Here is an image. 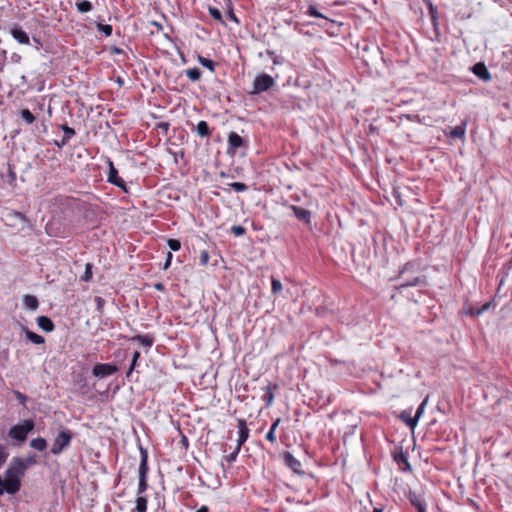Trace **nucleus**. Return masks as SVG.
<instances>
[{
  "instance_id": "46",
  "label": "nucleus",
  "mask_w": 512,
  "mask_h": 512,
  "mask_svg": "<svg viewBox=\"0 0 512 512\" xmlns=\"http://www.w3.org/2000/svg\"><path fill=\"white\" fill-rule=\"evenodd\" d=\"M276 431L272 430V429H269L268 432L266 433L265 435V439L267 441H269L271 444H276L277 442V439H276V434H275Z\"/></svg>"
},
{
  "instance_id": "11",
  "label": "nucleus",
  "mask_w": 512,
  "mask_h": 512,
  "mask_svg": "<svg viewBox=\"0 0 512 512\" xmlns=\"http://www.w3.org/2000/svg\"><path fill=\"white\" fill-rule=\"evenodd\" d=\"M238 426V440L237 446L242 447V445L247 441L249 437V428L247 427V423L245 419L237 420Z\"/></svg>"
},
{
  "instance_id": "54",
  "label": "nucleus",
  "mask_w": 512,
  "mask_h": 512,
  "mask_svg": "<svg viewBox=\"0 0 512 512\" xmlns=\"http://www.w3.org/2000/svg\"><path fill=\"white\" fill-rule=\"evenodd\" d=\"M154 288L158 291H164L165 290V287H164V284L163 283H156L154 285Z\"/></svg>"
},
{
  "instance_id": "13",
  "label": "nucleus",
  "mask_w": 512,
  "mask_h": 512,
  "mask_svg": "<svg viewBox=\"0 0 512 512\" xmlns=\"http://www.w3.org/2000/svg\"><path fill=\"white\" fill-rule=\"evenodd\" d=\"M290 209L298 220L304 221L306 224L311 223V212L309 210L296 205H291Z\"/></svg>"
},
{
  "instance_id": "44",
  "label": "nucleus",
  "mask_w": 512,
  "mask_h": 512,
  "mask_svg": "<svg viewBox=\"0 0 512 512\" xmlns=\"http://www.w3.org/2000/svg\"><path fill=\"white\" fill-rule=\"evenodd\" d=\"M199 258H200V261H199L200 265L201 266H206L208 264V262H209L210 256H209V253L206 250H202L200 252V257Z\"/></svg>"
},
{
  "instance_id": "58",
  "label": "nucleus",
  "mask_w": 512,
  "mask_h": 512,
  "mask_svg": "<svg viewBox=\"0 0 512 512\" xmlns=\"http://www.w3.org/2000/svg\"><path fill=\"white\" fill-rule=\"evenodd\" d=\"M373 512H383L382 507H374Z\"/></svg>"
},
{
  "instance_id": "49",
  "label": "nucleus",
  "mask_w": 512,
  "mask_h": 512,
  "mask_svg": "<svg viewBox=\"0 0 512 512\" xmlns=\"http://www.w3.org/2000/svg\"><path fill=\"white\" fill-rule=\"evenodd\" d=\"M16 398L19 400V402L21 404H25L26 400H27V397L26 395H24L23 393H21L20 391H15L14 392Z\"/></svg>"
},
{
  "instance_id": "32",
  "label": "nucleus",
  "mask_w": 512,
  "mask_h": 512,
  "mask_svg": "<svg viewBox=\"0 0 512 512\" xmlns=\"http://www.w3.org/2000/svg\"><path fill=\"white\" fill-rule=\"evenodd\" d=\"M26 337L34 344H43L45 339L43 336L38 335L28 329H25Z\"/></svg>"
},
{
  "instance_id": "60",
  "label": "nucleus",
  "mask_w": 512,
  "mask_h": 512,
  "mask_svg": "<svg viewBox=\"0 0 512 512\" xmlns=\"http://www.w3.org/2000/svg\"><path fill=\"white\" fill-rule=\"evenodd\" d=\"M17 216H19V217H20V218H22V219L24 218L23 214H22V213H20V212H18V213H17Z\"/></svg>"
},
{
  "instance_id": "34",
  "label": "nucleus",
  "mask_w": 512,
  "mask_h": 512,
  "mask_svg": "<svg viewBox=\"0 0 512 512\" xmlns=\"http://www.w3.org/2000/svg\"><path fill=\"white\" fill-rule=\"evenodd\" d=\"M21 117L28 124H32L35 121V116L29 109L21 110Z\"/></svg>"
},
{
  "instance_id": "16",
  "label": "nucleus",
  "mask_w": 512,
  "mask_h": 512,
  "mask_svg": "<svg viewBox=\"0 0 512 512\" xmlns=\"http://www.w3.org/2000/svg\"><path fill=\"white\" fill-rule=\"evenodd\" d=\"M11 35L20 44L28 45L30 43L28 34L21 27L16 26L12 28Z\"/></svg>"
},
{
  "instance_id": "40",
  "label": "nucleus",
  "mask_w": 512,
  "mask_h": 512,
  "mask_svg": "<svg viewBox=\"0 0 512 512\" xmlns=\"http://www.w3.org/2000/svg\"><path fill=\"white\" fill-rule=\"evenodd\" d=\"M97 29H98L100 32L104 33V35H105V36H107V37H108V36H111L112 31H113L112 26H111V25H109V24H100V23H99V24L97 25Z\"/></svg>"
},
{
  "instance_id": "22",
  "label": "nucleus",
  "mask_w": 512,
  "mask_h": 512,
  "mask_svg": "<svg viewBox=\"0 0 512 512\" xmlns=\"http://www.w3.org/2000/svg\"><path fill=\"white\" fill-rule=\"evenodd\" d=\"M196 133L201 137H209L211 135V130L206 121L201 120L195 127Z\"/></svg>"
},
{
  "instance_id": "53",
  "label": "nucleus",
  "mask_w": 512,
  "mask_h": 512,
  "mask_svg": "<svg viewBox=\"0 0 512 512\" xmlns=\"http://www.w3.org/2000/svg\"><path fill=\"white\" fill-rule=\"evenodd\" d=\"M399 461H403V462L406 464L407 468H408V469H410V464H409V462H408V460H407L406 456H404V455H402V454H401V455L399 456Z\"/></svg>"
},
{
  "instance_id": "20",
  "label": "nucleus",
  "mask_w": 512,
  "mask_h": 512,
  "mask_svg": "<svg viewBox=\"0 0 512 512\" xmlns=\"http://www.w3.org/2000/svg\"><path fill=\"white\" fill-rule=\"evenodd\" d=\"M61 129H62V131L64 132V135H63V138H62L61 142H60V143H59V142H57V145H58L59 147H62V146H64V145H66V144L70 141V139H71L73 136H75V134H76L75 130H74L73 128L69 127V126H68V125H66V124H63V125L61 126Z\"/></svg>"
},
{
  "instance_id": "7",
  "label": "nucleus",
  "mask_w": 512,
  "mask_h": 512,
  "mask_svg": "<svg viewBox=\"0 0 512 512\" xmlns=\"http://www.w3.org/2000/svg\"><path fill=\"white\" fill-rule=\"evenodd\" d=\"M275 84V81L272 76L268 74H260L256 76L253 82V93L259 94L262 92H265L269 90L271 87H273Z\"/></svg>"
},
{
  "instance_id": "57",
  "label": "nucleus",
  "mask_w": 512,
  "mask_h": 512,
  "mask_svg": "<svg viewBox=\"0 0 512 512\" xmlns=\"http://www.w3.org/2000/svg\"><path fill=\"white\" fill-rule=\"evenodd\" d=\"M121 52H122V50L120 48H117V47L113 48V53L120 54Z\"/></svg>"
},
{
  "instance_id": "28",
  "label": "nucleus",
  "mask_w": 512,
  "mask_h": 512,
  "mask_svg": "<svg viewBox=\"0 0 512 512\" xmlns=\"http://www.w3.org/2000/svg\"><path fill=\"white\" fill-rule=\"evenodd\" d=\"M23 303L27 308L31 310H36L39 306L38 299L33 295H25L23 298Z\"/></svg>"
},
{
  "instance_id": "27",
  "label": "nucleus",
  "mask_w": 512,
  "mask_h": 512,
  "mask_svg": "<svg viewBox=\"0 0 512 512\" xmlns=\"http://www.w3.org/2000/svg\"><path fill=\"white\" fill-rule=\"evenodd\" d=\"M30 446L38 451H44L47 447V441L43 437L34 438L30 441Z\"/></svg>"
},
{
  "instance_id": "5",
  "label": "nucleus",
  "mask_w": 512,
  "mask_h": 512,
  "mask_svg": "<svg viewBox=\"0 0 512 512\" xmlns=\"http://www.w3.org/2000/svg\"><path fill=\"white\" fill-rule=\"evenodd\" d=\"M73 433L69 429L61 430L53 440L50 452L53 455H60L67 449L73 439Z\"/></svg>"
},
{
  "instance_id": "6",
  "label": "nucleus",
  "mask_w": 512,
  "mask_h": 512,
  "mask_svg": "<svg viewBox=\"0 0 512 512\" xmlns=\"http://www.w3.org/2000/svg\"><path fill=\"white\" fill-rule=\"evenodd\" d=\"M105 162L108 166L107 182L118 187L124 193H128V187L126 182L118 175V170L114 166L113 161L109 158H105Z\"/></svg>"
},
{
  "instance_id": "15",
  "label": "nucleus",
  "mask_w": 512,
  "mask_h": 512,
  "mask_svg": "<svg viewBox=\"0 0 512 512\" xmlns=\"http://www.w3.org/2000/svg\"><path fill=\"white\" fill-rule=\"evenodd\" d=\"M472 72L477 76L479 77L480 79L482 80H485V81H488L491 79V74L490 72L488 71L487 67L485 66L484 63L482 62H479V63H476L473 67H472Z\"/></svg>"
},
{
  "instance_id": "51",
  "label": "nucleus",
  "mask_w": 512,
  "mask_h": 512,
  "mask_svg": "<svg viewBox=\"0 0 512 512\" xmlns=\"http://www.w3.org/2000/svg\"><path fill=\"white\" fill-rule=\"evenodd\" d=\"M181 444L185 447V449H187L189 446L188 438L185 435H182Z\"/></svg>"
},
{
  "instance_id": "4",
  "label": "nucleus",
  "mask_w": 512,
  "mask_h": 512,
  "mask_svg": "<svg viewBox=\"0 0 512 512\" xmlns=\"http://www.w3.org/2000/svg\"><path fill=\"white\" fill-rule=\"evenodd\" d=\"M34 427L35 424L32 419H25L22 423L12 426L8 432V436L18 442H24Z\"/></svg>"
},
{
  "instance_id": "55",
  "label": "nucleus",
  "mask_w": 512,
  "mask_h": 512,
  "mask_svg": "<svg viewBox=\"0 0 512 512\" xmlns=\"http://www.w3.org/2000/svg\"><path fill=\"white\" fill-rule=\"evenodd\" d=\"M195 512H209V507L203 505L199 509H197Z\"/></svg>"
},
{
  "instance_id": "21",
  "label": "nucleus",
  "mask_w": 512,
  "mask_h": 512,
  "mask_svg": "<svg viewBox=\"0 0 512 512\" xmlns=\"http://www.w3.org/2000/svg\"><path fill=\"white\" fill-rule=\"evenodd\" d=\"M425 405H426V400L423 401L419 407L417 408V411L415 413V416L412 417V418H409V420H407V425L413 430L417 424H418V421L420 419V417L422 416L423 412H424V409H425Z\"/></svg>"
},
{
  "instance_id": "9",
  "label": "nucleus",
  "mask_w": 512,
  "mask_h": 512,
  "mask_svg": "<svg viewBox=\"0 0 512 512\" xmlns=\"http://www.w3.org/2000/svg\"><path fill=\"white\" fill-rule=\"evenodd\" d=\"M245 146L246 143L244 139L238 133L232 131L228 134L227 154L235 155L239 148Z\"/></svg>"
},
{
  "instance_id": "47",
  "label": "nucleus",
  "mask_w": 512,
  "mask_h": 512,
  "mask_svg": "<svg viewBox=\"0 0 512 512\" xmlns=\"http://www.w3.org/2000/svg\"><path fill=\"white\" fill-rule=\"evenodd\" d=\"M92 277V265L87 264L84 272L83 280L89 281Z\"/></svg>"
},
{
  "instance_id": "52",
  "label": "nucleus",
  "mask_w": 512,
  "mask_h": 512,
  "mask_svg": "<svg viewBox=\"0 0 512 512\" xmlns=\"http://www.w3.org/2000/svg\"><path fill=\"white\" fill-rule=\"evenodd\" d=\"M228 17H229L231 20H233V21H235V22H238V19H237V17L235 16V14H234V12H233V10H232V9H230V10H229V12H228Z\"/></svg>"
},
{
  "instance_id": "36",
  "label": "nucleus",
  "mask_w": 512,
  "mask_h": 512,
  "mask_svg": "<svg viewBox=\"0 0 512 512\" xmlns=\"http://www.w3.org/2000/svg\"><path fill=\"white\" fill-rule=\"evenodd\" d=\"M9 456L8 449L5 445L0 444V468L5 464Z\"/></svg>"
},
{
  "instance_id": "56",
  "label": "nucleus",
  "mask_w": 512,
  "mask_h": 512,
  "mask_svg": "<svg viewBox=\"0 0 512 512\" xmlns=\"http://www.w3.org/2000/svg\"><path fill=\"white\" fill-rule=\"evenodd\" d=\"M401 418L407 423V420H409V418H411L410 416H407L405 412H403L401 414Z\"/></svg>"
},
{
  "instance_id": "19",
  "label": "nucleus",
  "mask_w": 512,
  "mask_h": 512,
  "mask_svg": "<svg viewBox=\"0 0 512 512\" xmlns=\"http://www.w3.org/2000/svg\"><path fill=\"white\" fill-rule=\"evenodd\" d=\"M37 324L45 332H51L55 328L53 321L47 316H39L37 318Z\"/></svg>"
},
{
  "instance_id": "23",
  "label": "nucleus",
  "mask_w": 512,
  "mask_h": 512,
  "mask_svg": "<svg viewBox=\"0 0 512 512\" xmlns=\"http://www.w3.org/2000/svg\"><path fill=\"white\" fill-rule=\"evenodd\" d=\"M148 499L144 495H137L135 500V512H147Z\"/></svg>"
},
{
  "instance_id": "2",
  "label": "nucleus",
  "mask_w": 512,
  "mask_h": 512,
  "mask_svg": "<svg viewBox=\"0 0 512 512\" xmlns=\"http://www.w3.org/2000/svg\"><path fill=\"white\" fill-rule=\"evenodd\" d=\"M415 268L416 264L412 262H408L404 265L398 275V278L402 280V282L395 287L396 290L402 291V289L411 286H426L427 280L424 275H409L415 272Z\"/></svg>"
},
{
  "instance_id": "61",
  "label": "nucleus",
  "mask_w": 512,
  "mask_h": 512,
  "mask_svg": "<svg viewBox=\"0 0 512 512\" xmlns=\"http://www.w3.org/2000/svg\"><path fill=\"white\" fill-rule=\"evenodd\" d=\"M425 4H427L428 2H430L431 0H422Z\"/></svg>"
},
{
  "instance_id": "35",
  "label": "nucleus",
  "mask_w": 512,
  "mask_h": 512,
  "mask_svg": "<svg viewBox=\"0 0 512 512\" xmlns=\"http://www.w3.org/2000/svg\"><path fill=\"white\" fill-rule=\"evenodd\" d=\"M409 500H410L411 504H412L416 509H419V507H425V506H426V505H425V503H424V501H423V500L421 499V497H420V496H418V495H415V494H414V495H411V496L409 497Z\"/></svg>"
},
{
  "instance_id": "26",
  "label": "nucleus",
  "mask_w": 512,
  "mask_h": 512,
  "mask_svg": "<svg viewBox=\"0 0 512 512\" xmlns=\"http://www.w3.org/2000/svg\"><path fill=\"white\" fill-rule=\"evenodd\" d=\"M198 62L205 68L209 69L212 73L215 72L217 63L214 62L211 59H208L202 55H198L197 57Z\"/></svg>"
},
{
  "instance_id": "1",
  "label": "nucleus",
  "mask_w": 512,
  "mask_h": 512,
  "mask_svg": "<svg viewBox=\"0 0 512 512\" xmlns=\"http://www.w3.org/2000/svg\"><path fill=\"white\" fill-rule=\"evenodd\" d=\"M36 457L29 455L26 458L13 457L5 471V490L9 494H15L20 490L21 478L27 468L36 464Z\"/></svg>"
},
{
  "instance_id": "37",
  "label": "nucleus",
  "mask_w": 512,
  "mask_h": 512,
  "mask_svg": "<svg viewBox=\"0 0 512 512\" xmlns=\"http://www.w3.org/2000/svg\"><path fill=\"white\" fill-rule=\"evenodd\" d=\"M282 283L280 282V280L272 277L271 279V290H272V293L273 294H278L279 292L282 291Z\"/></svg>"
},
{
  "instance_id": "38",
  "label": "nucleus",
  "mask_w": 512,
  "mask_h": 512,
  "mask_svg": "<svg viewBox=\"0 0 512 512\" xmlns=\"http://www.w3.org/2000/svg\"><path fill=\"white\" fill-rule=\"evenodd\" d=\"M307 15L311 16V17H316V18H323V19H327L323 14H321L317 8L314 6V5H310L307 9V12H306Z\"/></svg>"
},
{
  "instance_id": "30",
  "label": "nucleus",
  "mask_w": 512,
  "mask_h": 512,
  "mask_svg": "<svg viewBox=\"0 0 512 512\" xmlns=\"http://www.w3.org/2000/svg\"><path fill=\"white\" fill-rule=\"evenodd\" d=\"M141 357V354L138 350L134 351V353L132 354V360H131V363H130V367L128 369V371L126 372V377L129 378L132 374V372L136 369L137 365H138V360L140 359Z\"/></svg>"
},
{
  "instance_id": "48",
  "label": "nucleus",
  "mask_w": 512,
  "mask_h": 512,
  "mask_svg": "<svg viewBox=\"0 0 512 512\" xmlns=\"http://www.w3.org/2000/svg\"><path fill=\"white\" fill-rule=\"evenodd\" d=\"M172 258H173V255L171 252H168L167 253V256H166V260H165V263H164V266H163V269H168L171 265V262H172Z\"/></svg>"
},
{
  "instance_id": "8",
  "label": "nucleus",
  "mask_w": 512,
  "mask_h": 512,
  "mask_svg": "<svg viewBox=\"0 0 512 512\" xmlns=\"http://www.w3.org/2000/svg\"><path fill=\"white\" fill-rule=\"evenodd\" d=\"M117 371L118 367L110 363H97L92 369L93 375L97 378L108 377Z\"/></svg>"
},
{
  "instance_id": "41",
  "label": "nucleus",
  "mask_w": 512,
  "mask_h": 512,
  "mask_svg": "<svg viewBox=\"0 0 512 512\" xmlns=\"http://www.w3.org/2000/svg\"><path fill=\"white\" fill-rule=\"evenodd\" d=\"M167 245L172 251H178L181 248V242L178 239L174 238L168 239Z\"/></svg>"
},
{
  "instance_id": "18",
  "label": "nucleus",
  "mask_w": 512,
  "mask_h": 512,
  "mask_svg": "<svg viewBox=\"0 0 512 512\" xmlns=\"http://www.w3.org/2000/svg\"><path fill=\"white\" fill-rule=\"evenodd\" d=\"M467 121L464 120L460 125L455 126L449 132V136L452 138L465 139Z\"/></svg>"
},
{
  "instance_id": "25",
  "label": "nucleus",
  "mask_w": 512,
  "mask_h": 512,
  "mask_svg": "<svg viewBox=\"0 0 512 512\" xmlns=\"http://www.w3.org/2000/svg\"><path fill=\"white\" fill-rule=\"evenodd\" d=\"M57 201L60 203L61 206H64L68 209H74L78 206L77 199L71 197L60 196L59 198H57Z\"/></svg>"
},
{
  "instance_id": "45",
  "label": "nucleus",
  "mask_w": 512,
  "mask_h": 512,
  "mask_svg": "<svg viewBox=\"0 0 512 512\" xmlns=\"http://www.w3.org/2000/svg\"><path fill=\"white\" fill-rule=\"evenodd\" d=\"M240 450H241V447L236 446L235 450L232 453H230L229 455L226 456L227 462L228 463L234 462L236 460Z\"/></svg>"
},
{
  "instance_id": "14",
  "label": "nucleus",
  "mask_w": 512,
  "mask_h": 512,
  "mask_svg": "<svg viewBox=\"0 0 512 512\" xmlns=\"http://www.w3.org/2000/svg\"><path fill=\"white\" fill-rule=\"evenodd\" d=\"M122 338L129 340V341H137L141 345H143L147 348H151L154 344V337L149 334H146V335L138 334V335H135L132 337L122 336Z\"/></svg>"
},
{
  "instance_id": "42",
  "label": "nucleus",
  "mask_w": 512,
  "mask_h": 512,
  "mask_svg": "<svg viewBox=\"0 0 512 512\" xmlns=\"http://www.w3.org/2000/svg\"><path fill=\"white\" fill-rule=\"evenodd\" d=\"M231 233L236 237H240L246 233V229L241 225H234L231 227Z\"/></svg>"
},
{
  "instance_id": "50",
  "label": "nucleus",
  "mask_w": 512,
  "mask_h": 512,
  "mask_svg": "<svg viewBox=\"0 0 512 512\" xmlns=\"http://www.w3.org/2000/svg\"><path fill=\"white\" fill-rule=\"evenodd\" d=\"M280 423H281V419H280V418H276V419L273 421V423H272V425H271L270 429H272V430L276 431V430H277V428H278V426L280 425Z\"/></svg>"
},
{
  "instance_id": "24",
  "label": "nucleus",
  "mask_w": 512,
  "mask_h": 512,
  "mask_svg": "<svg viewBox=\"0 0 512 512\" xmlns=\"http://www.w3.org/2000/svg\"><path fill=\"white\" fill-rule=\"evenodd\" d=\"M426 6L428 7V10H429V15H430V19H431V23L434 27V29H437L438 28V11H437V8L434 6L432 0L430 2H428L426 4Z\"/></svg>"
},
{
  "instance_id": "12",
  "label": "nucleus",
  "mask_w": 512,
  "mask_h": 512,
  "mask_svg": "<svg viewBox=\"0 0 512 512\" xmlns=\"http://www.w3.org/2000/svg\"><path fill=\"white\" fill-rule=\"evenodd\" d=\"M283 460L285 465L292 469L295 473H301V462L298 459H296L290 452H284Z\"/></svg>"
},
{
  "instance_id": "43",
  "label": "nucleus",
  "mask_w": 512,
  "mask_h": 512,
  "mask_svg": "<svg viewBox=\"0 0 512 512\" xmlns=\"http://www.w3.org/2000/svg\"><path fill=\"white\" fill-rule=\"evenodd\" d=\"M94 302H95L97 311L102 314L104 305L106 303L105 300L100 296H96L94 298Z\"/></svg>"
},
{
  "instance_id": "31",
  "label": "nucleus",
  "mask_w": 512,
  "mask_h": 512,
  "mask_svg": "<svg viewBox=\"0 0 512 512\" xmlns=\"http://www.w3.org/2000/svg\"><path fill=\"white\" fill-rule=\"evenodd\" d=\"M186 76L192 82L199 81L202 76V72L198 68H190L185 71Z\"/></svg>"
},
{
  "instance_id": "17",
  "label": "nucleus",
  "mask_w": 512,
  "mask_h": 512,
  "mask_svg": "<svg viewBox=\"0 0 512 512\" xmlns=\"http://www.w3.org/2000/svg\"><path fill=\"white\" fill-rule=\"evenodd\" d=\"M495 307L494 301H489L485 304H483L481 307H470L466 314L471 317H477L483 314L484 312L488 311L490 308Z\"/></svg>"
},
{
  "instance_id": "33",
  "label": "nucleus",
  "mask_w": 512,
  "mask_h": 512,
  "mask_svg": "<svg viewBox=\"0 0 512 512\" xmlns=\"http://www.w3.org/2000/svg\"><path fill=\"white\" fill-rule=\"evenodd\" d=\"M209 11V15L215 19L216 21L224 24V21H223V18H222V14L220 12V10L216 7H209L208 9Z\"/></svg>"
},
{
  "instance_id": "10",
  "label": "nucleus",
  "mask_w": 512,
  "mask_h": 512,
  "mask_svg": "<svg viewBox=\"0 0 512 512\" xmlns=\"http://www.w3.org/2000/svg\"><path fill=\"white\" fill-rule=\"evenodd\" d=\"M279 389V385L277 383H269L264 387V395L262 399L265 402V407L268 408L273 405L275 399V392Z\"/></svg>"
},
{
  "instance_id": "3",
  "label": "nucleus",
  "mask_w": 512,
  "mask_h": 512,
  "mask_svg": "<svg viewBox=\"0 0 512 512\" xmlns=\"http://www.w3.org/2000/svg\"><path fill=\"white\" fill-rule=\"evenodd\" d=\"M148 453L146 450L141 449V459L138 468V487H137V495H143L148 489Z\"/></svg>"
},
{
  "instance_id": "29",
  "label": "nucleus",
  "mask_w": 512,
  "mask_h": 512,
  "mask_svg": "<svg viewBox=\"0 0 512 512\" xmlns=\"http://www.w3.org/2000/svg\"><path fill=\"white\" fill-rule=\"evenodd\" d=\"M76 8L80 13H87L93 9V5L88 0H78L76 2Z\"/></svg>"
},
{
  "instance_id": "39",
  "label": "nucleus",
  "mask_w": 512,
  "mask_h": 512,
  "mask_svg": "<svg viewBox=\"0 0 512 512\" xmlns=\"http://www.w3.org/2000/svg\"><path fill=\"white\" fill-rule=\"evenodd\" d=\"M229 186L235 191V192H244L248 189V186L245 183L242 182H233L230 183Z\"/></svg>"
},
{
  "instance_id": "59",
  "label": "nucleus",
  "mask_w": 512,
  "mask_h": 512,
  "mask_svg": "<svg viewBox=\"0 0 512 512\" xmlns=\"http://www.w3.org/2000/svg\"><path fill=\"white\" fill-rule=\"evenodd\" d=\"M417 512H426V506L425 507H419V509H417Z\"/></svg>"
}]
</instances>
